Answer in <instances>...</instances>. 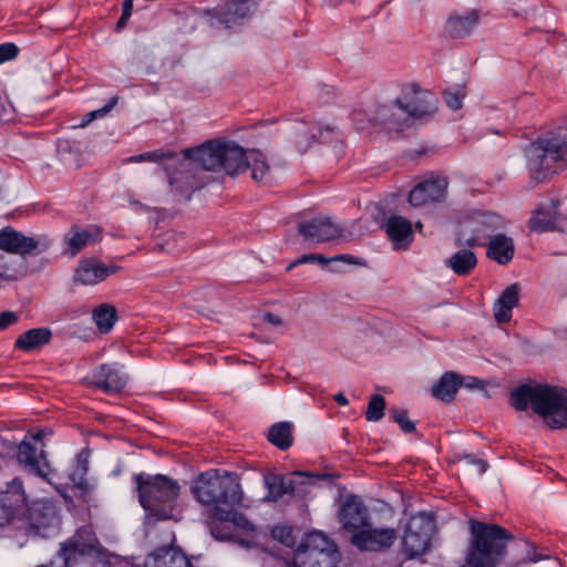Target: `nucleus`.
I'll list each match as a JSON object with an SVG mask.
<instances>
[{"label": "nucleus", "instance_id": "f257e3e1", "mask_svg": "<svg viewBox=\"0 0 567 567\" xmlns=\"http://www.w3.org/2000/svg\"><path fill=\"white\" fill-rule=\"evenodd\" d=\"M190 491L195 499L207 508V526L216 540L249 547L245 536L255 533L256 526L236 509L244 499L238 474L220 470L203 472Z\"/></svg>", "mask_w": 567, "mask_h": 567}, {"label": "nucleus", "instance_id": "f03ea898", "mask_svg": "<svg viewBox=\"0 0 567 567\" xmlns=\"http://www.w3.org/2000/svg\"><path fill=\"white\" fill-rule=\"evenodd\" d=\"M509 402L516 411L530 406L553 430L567 429V388L523 383L511 392Z\"/></svg>", "mask_w": 567, "mask_h": 567}, {"label": "nucleus", "instance_id": "7ed1b4c3", "mask_svg": "<svg viewBox=\"0 0 567 567\" xmlns=\"http://www.w3.org/2000/svg\"><path fill=\"white\" fill-rule=\"evenodd\" d=\"M134 482L138 502L151 523L179 519L181 485L176 480L164 474L141 472L134 476Z\"/></svg>", "mask_w": 567, "mask_h": 567}, {"label": "nucleus", "instance_id": "20e7f679", "mask_svg": "<svg viewBox=\"0 0 567 567\" xmlns=\"http://www.w3.org/2000/svg\"><path fill=\"white\" fill-rule=\"evenodd\" d=\"M468 525L466 567H498L505 559L507 544L514 538L512 533L501 525L474 518Z\"/></svg>", "mask_w": 567, "mask_h": 567}, {"label": "nucleus", "instance_id": "39448f33", "mask_svg": "<svg viewBox=\"0 0 567 567\" xmlns=\"http://www.w3.org/2000/svg\"><path fill=\"white\" fill-rule=\"evenodd\" d=\"M183 157L204 171H224L231 176L244 172L248 163V156L240 145L218 140H209L198 146L185 148Z\"/></svg>", "mask_w": 567, "mask_h": 567}, {"label": "nucleus", "instance_id": "423d86ee", "mask_svg": "<svg viewBox=\"0 0 567 567\" xmlns=\"http://www.w3.org/2000/svg\"><path fill=\"white\" fill-rule=\"evenodd\" d=\"M96 538L89 527H81L76 533L61 543L56 559L50 566L37 567H111L110 557L95 546Z\"/></svg>", "mask_w": 567, "mask_h": 567}, {"label": "nucleus", "instance_id": "0eeeda50", "mask_svg": "<svg viewBox=\"0 0 567 567\" xmlns=\"http://www.w3.org/2000/svg\"><path fill=\"white\" fill-rule=\"evenodd\" d=\"M525 157L532 177L544 181L556 166L567 167V136L559 132L540 136L525 150Z\"/></svg>", "mask_w": 567, "mask_h": 567}, {"label": "nucleus", "instance_id": "6e6552de", "mask_svg": "<svg viewBox=\"0 0 567 567\" xmlns=\"http://www.w3.org/2000/svg\"><path fill=\"white\" fill-rule=\"evenodd\" d=\"M435 532V518L432 513L420 512L411 515L404 527L402 549L408 559H414L427 553Z\"/></svg>", "mask_w": 567, "mask_h": 567}, {"label": "nucleus", "instance_id": "1a4fd4ad", "mask_svg": "<svg viewBox=\"0 0 567 567\" xmlns=\"http://www.w3.org/2000/svg\"><path fill=\"white\" fill-rule=\"evenodd\" d=\"M27 513L29 534L39 535L41 537H49L54 533L60 525V515L56 506L50 501H37L28 506L25 503L23 509L17 513L13 517L24 515Z\"/></svg>", "mask_w": 567, "mask_h": 567}, {"label": "nucleus", "instance_id": "9d476101", "mask_svg": "<svg viewBox=\"0 0 567 567\" xmlns=\"http://www.w3.org/2000/svg\"><path fill=\"white\" fill-rule=\"evenodd\" d=\"M398 101L406 112L410 122L432 115L436 111V100L433 94L422 90L416 83L405 85Z\"/></svg>", "mask_w": 567, "mask_h": 567}, {"label": "nucleus", "instance_id": "9b49d317", "mask_svg": "<svg viewBox=\"0 0 567 567\" xmlns=\"http://www.w3.org/2000/svg\"><path fill=\"white\" fill-rule=\"evenodd\" d=\"M292 475L295 477L308 480L309 484H313L315 480H327L331 477V475L327 473H310L302 471H295ZM297 484H307V482H297L291 478L286 480V477L281 474L268 473L264 475V485L265 488L267 489L265 499L268 502H278L285 495L292 496L297 488Z\"/></svg>", "mask_w": 567, "mask_h": 567}, {"label": "nucleus", "instance_id": "f8f14e48", "mask_svg": "<svg viewBox=\"0 0 567 567\" xmlns=\"http://www.w3.org/2000/svg\"><path fill=\"white\" fill-rule=\"evenodd\" d=\"M86 379L92 386L107 394L121 392L127 383L124 367L117 362L97 365Z\"/></svg>", "mask_w": 567, "mask_h": 567}, {"label": "nucleus", "instance_id": "ddd939ff", "mask_svg": "<svg viewBox=\"0 0 567 567\" xmlns=\"http://www.w3.org/2000/svg\"><path fill=\"white\" fill-rule=\"evenodd\" d=\"M17 460L28 474L40 477L47 482L51 481L53 470L43 449L39 451L34 444L23 440L18 445Z\"/></svg>", "mask_w": 567, "mask_h": 567}, {"label": "nucleus", "instance_id": "4468645a", "mask_svg": "<svg viewBox=\"0 0 567 567\" xmlns=\"http://www.w3.org/2000/svg\"><path fill=\"white\" fill-rule=\"evenodd\" d=\"M396 539L394 528L362 527L352 534L350 542L361 551H383L389 549Z\"/></svg>", "mask_w": 567, "mask_h": 567}, {"label": "nucleus", "instance_id": "2eb2a0df", "mask_svg": "<svg viewBox=\"0 0 567 567\" xmlns=\"http://www.w3.org/2000/svg\"><path fill=\"white\" fill-rule=\"evenodd\" d=\"M338 519L342 528L351 533L370 526L369 511L361 497L355 494L346 496L339 507Z\"/></svg>", "mask_w": 567, "mask_h": 567}, {"label": "nucleus", "instance_id": "dca6fc26", "mask_svg": "<svg viewBox=\"0 0 567 567\" xmlns=\"http://www.w3.org/2000/svg\"><path fill=\"white\" fill-rule=\"evenodd\" d=\"M298 233L306 241L322 244L341 236L342 228L330 217L319 216L298 224Z\"/></svg>", "mask_w": 567, "mask_h": 567}, {"label": "nucleus", "instance_id": "f3484780", "mask_svg": "<svg viewBox=\"0 0 567 567\" xmlns=\"http://www.w3.org/2000/svg\"><path fill=\"white\" fill-rule=\"evenodd\" d=\"M259 0H228L224 6L209 12L210 25L230 28L247 18Z\"/></svg>", "mask_w": 567, "mask_h": 567}, {"label": "nucleus", "instance_id": "a211bd4d", "mask_svg": "<svg viewBox=\"0 0 567 567\" xmlns=\"http://www.w3.org/2000/svg\"><path fill=\"white\" fill-rule=\"evenodd\" d=\"M369 122L373 126H380L389 131H400L411 124L398 99L392 103L378 104L370 115Z\"/></svg>", "mask_w": 567, "mask_h": 567}, {"label": "nucleus", "instance_id": "6ab92c4d", "mask_svg": "<svg viewBox=\"0 0 567 567\" xmlns=\"http://www.w3.org/2000/svg\"><path fill=\"white\" fill-rule=\"evenodd\" d=\"M25 505V492L20 478H13L6 489H0V526L10 524Z\"/></svg>", "mask_w": 567, "mask_h": 567}, {"label": "nucleus", "instance_id": "aec40b11", "mask_svg": "<svg viewBox=\"0 0 567 567\" xmlns=\"http://www.w3.org/2000/svg\"><path fill=\"white\" fill-rule=\"evenodd\" d=\"M120 266H106L96 258H84L79 261L73 281L83 286H94L104 281L109 276L116 274Z\"/></svg>", "mask_w": 567, "mask_h": 567}, {"label": "nucleus", "instance_id": "412c9836", "mask_svg": "<svg viewBox=\"0 0 567 567\" xmlns=\"http://www.w3.org/2000/svg\"><path fill=\"white\" fill-rule=\"evenodd\" d=\"M447 181L444 177H433L415 185L409 194L412 206L441 202L446 196Z\"/></svg>", "mask_w": 567, "mask_h": 567}, {"label": "nucleus", "instance_id": "4be33fe9", "mask_svg": "<svg viewBox=\"0 0 567 567\" xmlns=\"http://www.w3.org/2000/svg\"><path fill=\"white\" fill-rule=\"evenodd\" d=\"M39 241L33 237L25 236L11 227H4L0 230V249L25 256L37 250Z\"/></svg>", "mask_w": 567, "mask_h": 567}, {"label": "nucleus", "instance_id": "5701e85b", "mask_svg": "<svg viewBox=\"0 0 567 567\" xmlns=\"http://www.w3.org/2000/svg\"><path fill=\"white\" fill-rule=\"evenodd\" d=\"M144 567H193L187 556L171 546L159 547L146 556Z\"/></svg>", "mask_w": 567, "mask_h": 567}, {"label": "nucleus", "instance_id": "b1692460", "mask_svg": "<svg viewBox=\"0 0 567 567\" xmlns=\"http://www.w3.org/2000/svg\"><path fill=\"white\" fill-rule=\"evenodd\" d=\"M519 301V286L512 284L506 287L493 305V312L496 322L507 323L512 319L513 309Z\"/></svg>", "mask_w": 567, "mask_h": 567}, {"label": "nucleus", "instance_id": "393cba45", "mask_svg": "<svg viewBox=\"0 0 567 567\" xmlns=\"http://www.w3.org/2000/svg\"><path fill=\"white\" fill-rule=\"evenodd\" d=\"M381 228L388 237L395 244L409 246L413 238L412 224L409 219L400 215H390L381 224Z\"/></svg>", "mask_w": 567, "mask_h": 567}, {"label": "nucleus", "instance_id": "a878e982", "mask_svg": "<svg viewBox=\"0 0 567 567\" xmlns=\"http://www.w3.org/2000/svg\"><path fill=\"white\" fill-rule=\"evenodd\" d=\"M99 239L100 229L97 227L81 228L74 225L64 236V241L66 244L65 252L70 256H75L90 243H94Z\"/></svg>", "mask_w": 567, "mask_h": 567}, {"label": "nucleus", "instance_id": "bb28decb", "mask_svg": "<svg viewBox=\"0 0 567 567\" xmlns=\"http://www.w3.org/2000/svg\"><path fill=\"white\" fill-rule=\"evenodd\" d=\"M473 235L467 239L468 246H475L483 237H487L489 233L502 226V217L492 212H477L473 215Z\"/></svg>", "mask_w": 567, "mask_h": 567}, {"label": "nucleus", "instance_id": "cd10ccee", "mask_svg": "<svg viewBox=\"0 0 567 567\" xmlns=\"http://www.w3.org/2000/svg\"><path fill=\"white\" fill-rule=\"evenodd\" d=\"M463 385V377L453 371L444 372L431 388L432 395L445 403L455 399L458 389Z\"/></svg>", "mask_w": 567, "mask_h": 567}, {"label": "nucleus", "instance_id": "c85d7f7f", "mask_svg": "<svg viewBox=\"0 0 567 567\" xmlns=\"http://www.w3.org/2000/svg\"><path fill=\"white\" fill-rule=\"evenodd\" d=\"M52 339V331L48 327H40L30 329L21 333L16 342L14 349L23 352H31L40 347L50 343Z\"/></svg>", "mask_w": 567, "mask_h": 567}, {"label": "nucleus", "instance_id": "c756f323", "mask_svg": "<svg viewBox=\"0 0 567 567\" xmlns=\"http://www.w3.org/2000/svg\"><path fill=\"white\" fill-rule=\"evenodd\" d=\"M478 24L477 11H471L464 16L453 14L447 19L445 31L454 39H462L472 33Z\"/></svg>", "mask_w": 567, "mask_h": 567}, {"label": "nucleus", "instance_id": "7c9ffc66", "mask_svg": "<svg viewBox=\"0 0 567 567\" xmlns=\"http://www.w3.org/2000/svg\"><path fill=\"white\" fill-rule=\"evenodd\" d=\"M514 252L513 239L504 234L493 236L487 245V257L499 265H507L513 259Z\"/></svg>", "mask_w": 567, "mask_h": 567}, {"label": "nucleus", "instance_id": "2f4dec72", "mask_svg": "<svg viewBox=\"0 0 567 567\" xmlns=\"http://www.w3.org/2000/svg\"><path fill=\"white\" fill-rule=\"evenodd\" d=\"M444 266L460 277L468 276L477 266V257L471 249H460L444 260Z\"/></svg>", "mask_w": 567, "mask_h": 567}, {"label": "nucleus", "instance_id": "473e14b6", "mask_svg": "<svg viewBox=\"0 0 567 567\" xmlns=\"http://www.w3.org/2000/svg\"><path fill=\"white\" fill-rule=\"evenodd\" d=\"M340 554L338 549L330 551H312L309 555H296L291 567H338Z\"/></svg>", "mask_w": 567, "mask_h": 567}, {"label": "nucleus", "instance_id": "72a5a7b5", "mask_svg": "<svg viewBox=\"0 0 567 567\" xmlns=\"http://www.w3.org/2000/svg\"><path fill=\"white\" fill-rule=\"evenodd\" d=\"M338 549L336 544L322 532L312 530L302 538L297 555H309L312 551H330Z\"/></svg>", "mask_w": 567, "mask_h": 567}, {"label": "nucleus", "instance_id": "f704fd0d", "mask_svg": "<svg viewBox=\"0 0 567 567\" xmlns=\"http://www.w3.org/2000/svg\"><path fill=\"white\" fill-rule=\"evenodd\" d=\"M169 185L177 194L184 196L187 200L190 199L194 190L202 188L199 181L189 171H176L171 173Z\"/></svg>", "mask_w": 567, "mask_h": 567}, {"label": "nucleus", "instance_id": "c9c22d12", "mask_svg": "<svg viewBox=\"0 0 567 567\" xmlns=\"http://www.w3.org/2000/svg\"><path fill=\"white\" fill-rule=\"evenodd\" d=\"M338 261H343L349 265H363L362 260H360L359 258H357L352 255H348V254L337 255V256L329 257V258L321 254H306V255L300 256L292 264H290L288 267V270L292 269L296 266L309 264V262H318L320 265H328L330 262H338Z\"/></svg>", "mask_w": 567, "mask_h": 567}, {"label": "nucleus", "instance_id": "e433bc0d", "mask_svg": "<svg viewBox=\"0 0 567 567\" xmlns=\"http://www.w3.org/2000/svg\"><path fill=\"white\" fill-rule=\"evenodd\" d=\"M117 318L116 308L107 303H102L92 311V319L101 333L110 332Z\"/></svg>", "mask_w": 567, "mask_h": 567}, {"label": "nucleus", "instance_id": "4c0bfd02", "mask_svg": "<svg viewBox=\"0 0 567 567\" xmlns=\"http://www.w3.org/2000/svg\"><path fill=\"white\" fill-rule=\"evenodd\" d=\"M268 441L281 451L292 445L291 426L287 422H279L269 427Z\"/></svg>", "mask_w": 567, "mask_h": 567}, {"label": "nucleus", "instance_id": "58836bf2", "mask_svg": "<svg viewBox=\"0 0 567 567\" xmlns=\"http://www.w3.org/2000/svg\"><path fill=\"white\" fill-rule=\"evenodd\" d=\"M295 144L299 153H305L317 142L316 124L300 122L293 131Z\"/></svg>", "mask_w": 567, "mask_h": 567}, {"label": "nucleus", "instance_id": "ea45409f", "mask_svg": "<svg viewBox=\"0 0 567 567\" xmlns=\"http://www.w3.org/2000/svg\"><path fill=\"white\" fill-rule=\"evenodd\" d=\"M247 168L251 169V177L256 182L267 183L269 181V165L260 151H252L248 156Z\"/></svg>", "mask_w": 567, "mask_h": 567}, {"label": "nucleus", "instance_id": "a19ab883", "mask_svg": "<svg viewBox=\"0 0 567 567\" xmlns=\"http://www.w3.org/2000/svg\"><path fill=\"white\" fill-rule=\"evenodd\" d=\"M316 124V133H317V143L328 144V145H337L341 144L343 141L342 132L332 125H321L319 123Z\"/></svg>", "mask_w": 567, "mask_h": 567}, {"label": "nucleus", "instance_id": "79ce46f5", "mask_svg": "<svg viewBox=\"0 0 567 567\" xmlns=\"http://www.w3.org/2000/svg\"><path fill=\"white\" fill-rule=\"evenodd\" d=\"M385 399L381 394H373L368 403L365 419L370 422H378L384 415Z\"/></svg>", "mask_w": 567, "mask_h": 567}, {"label": "nucleus", "instance_id": "37998d69", "mask_svg": "<svg viewBox=\"0 0 567 567\" xmlns=\"http://www.w3.org/2000/svg\"><path fill=\"white\" fill-rule=\"evenodd\" d=\"M390 416L404 433L410 434L415 432V424L408 419V412L405 410H390Z\"/></svg>", "mask_w": 567, "mask_h": 567}, {"label": "nucleus", "instance_id": "c03bdc74", "mask_svg": "<svg viewBox=\"0 0 567 567\" xmlns=\"http://www.w3.org/2000/svg\"><path fill=\"white\" fill-rule=\"evenodd\" d=\"M118 102V96H112L110 101L101 109L92 111L86 113L81 121V126H86L89 123H91L93 120H96L99 117H103L105 114H107L111 110L115 107V105Z\"/></svg>", "mask_w": 567, "mask_h": 567}, {"label": "nucleus", "instance_id": "a18cd8bd", "mask_svg": "<svg viewBox=\"0 0 567 567\" xmlns=\"http://www.w3.org/2000/svg\"><path fill=\"white\" fill-rule=\"evenodd\" d=\"M86 473H87V461L86 460H78L76 468L70 474L71 482L79 488H86L87 481H86Z\"/></svg>", "mask_w": 567, "mask_h": 567}, {"label": "nucleus", "instance_id": "49530a36", "mask_svg": "<svg viewBox=\"0 0 567 567\" xmlns=\"http://www.w3.org/2000/svg\"><path fill=\"white\" fill-rule=\"evenodd\" d=\"M458 461L464 462L466 465L474 466L478 475L484 474L488 468V463L473 453H464L460 455Z\"/></svg>", "mask_w": 567, "mask_h": 567}, {"label": "nucleus", "instance_id": "de8ad7c7", "mask_svg": "<svg viewBox=\"0 0 567 567\" xmlns=\"http://www.w3.org/2000/svg\"><path fill=\"white\" fill-rule=\"evenodd\" d=\"M133 11V0H124L122 3V14L120 19L116 22L115 31L120 32L122 29L125 28L128 19L132 16Z\"/></svg>", "mask_w": 567, "mask_h": 567}, {"label": "nucleus", "instance_id": "09e8293b", "mask_svg": "<svg viewBox=\"0 0 567 567\" xmlns=\"http://www.w3.org/2000/svg\"><path fill=\"white\" fill-rule=\"evenodd\" d=\"M19 53V49L14 43L6 42L0 44V63H4L14 59Z\"/></svg>", "mask_w": 567, "mask_h": 567}, {"label": "nucleus", "instance_id": "8fccbe9b", "mask_svg": "<svg viewBox=\"0 0 567 567\" xmlns=\"http://www.w3.org/2000/svg\"><path fill=\"white\" fill-rule=\"evenodd\" d=\"M444 100L449 109L457 111L463 106V95L455 92H445Z\"/></svg>", "mask_w": 567, "mask_h": 567}, {"label": "nucleus", "instance_id": "3c124183", "mask_svg": "<svg viewBox=\"0 0 567 567\" xmlns=\"http://www.w3.org/2000/svg\"><path fill=\"white\" fill-rule=\"evenodd\" d=\"M18 315L13 311L7 310L0 312V331L14 324L18 321Z\"/></svg>", "mask_w": 567, "mask_h": 567}, {"label": "nucleus", "instance_id": "603ef678", "mask_svg": "<svg viewBox=\"0 0 567 567\" xmlns=\"http://www.w3.org/2000/svg\"><path fill=\"white\" fill-rule=\"evenodd\" d=\"M159 155L156 152H146L140 155H134L125 159L126 163H141L146 161H156Z\"/></svg>", "mask_w": 567, "mask_h": 567}, {"label": "nucleus", "instance_id": "864d4df0", "mask_svg": "<svg viewBox=\"0 0 567 567\" xmlns=\"http://www.w3.org/2000/svg\"><path fill=\"white\" fill-rule=\"evenodd\" d=\"M526 546V556L524 557V561L537 563L542 559L539 555L536 554V548L528 543H525Z\"/></svg>", "mask_w": 567, "mask_h": 567}, {"label": "nucleus", "instance_id": "5fc2aeb1", "mask_svg": "<svg viewBox=\"0 0 567 567\" xmlns=\"http://www.w3.org/2000/svg\"><path fill=\"white\" fill-rule=\"evenodd\" d=\"M272 534L275 537L279 538L281 543L288 544L286 538L290 537L291 530L289 527L281 526L274 528Z\"/></svg>", "mask_w": 567, "mask_h": 567}, {"label": "nucleus", "instance_id": "6e6d98bb", "mask_svg": "<svg viewBox=\"0 0 567 567\" xmlns=\"http://www.w3.org/2000/svg\"><path fill=\"white\" fill-rule=\"evenodd\" d=\"M530 228L536 231H546L548 229L547 223L538 217H533L530 219Z\"/></svg>", "mask_w": 567, "mask_h": 567}, {"label": "nucleus", "instance_id": "4d7b16f0", "mask_svg": "<svg viewBox=\"0 0 567 567\" xmlns=\"http://www.w3.org/2000/svg\"><path fill=\"white\" fill-rule=\"evenodd\" d=\"M0 278L4 280L16 279V270L11 267L0 264Z\"/></svg>", "mask_w": 567, "mask_h": 567}, {"label": "nucleus", "instance_id": "13d9d810", "mask_svg": "<svg viewBox=\"0 0 567 567\" xmlns=\"http://www.w3.org/2000/svg\"><path fill=\"white\" fill-rule=\"evenodd\" d=\"M265 321L275 327L282 324V320L280 319V317H278L277 315H274V313H266Z\"/></svg>", "mask_w": 567, "mask_h": 567}, {"label": "nucleus", "instance_id": "bf43d9fd", "mask_svg": "<svg viewBox=\"0 0 567 567\" xmlns=\"http://www.w3.org/2000/svg\"><path fill=\"white\" fill-rule=\"evenodd\" d=\"M333 400L340 405V406H346L348 405L349 401L347 399V396L344 395V393L342 392H339L337 394L333 395Z\"/></svg>", "mask_w": 567, "mask_h": 567}, {"label": "nucleus", "instance_id": "052dcab7", "mask_svg": "<svg viewBox=\"0 0 567 567\" xmlns=\"http://www.w3.org/2000/svg\"><path fill=\"white\" fill-rule=\"evenodd\" d=\"M463 385L466 388H477L482 385V381L477 378L470 377L466 383L463 382Z\"/></svg>", "mask_w": 567, "mask_h": 567}, {"label": "nucleus", "instance_id": "680f3d73", "mask_svg": "<svg viewBox=\"0 0 567 567\" xmlns=\"http://www.w3.org/2000/svg\"><path fill=\"white\" fill-rule=\"evenodd\" d=\"M360 115H361V113H360V112H355V113H354V117H353V120L355 121V120H357V117H358V116H360Z\"/></svg>", "mask_w": 567, "mask_h": 567}]
</instances>
